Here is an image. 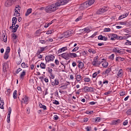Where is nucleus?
Returning a JSON list of instances; mask_svg holds the SVG:
<instances>
[{"label": "nucleus", "mask_w": 131, "mask_h": 131, "mask_svg": "<svg viewBox=\"0 0 131 131\" xmlns=\"http://www.w3.org/2000/svg\"><path fill=\"white\" fill-rule=\"evenodd\" d=\"M69 2V0H59L57 2L46 7L45 8V12L48 14L54 13V12H56V10L59 9L58 8L60 6L66 5V4H68Z\"/></svg>", "instance_id": "1"}, {"label": "nucleus", "mask_w": 131, "mask_h": 131, "mask_svg": "<svg viewBox=\"0 0 131 131\" xmlns=\"http://www.w3.org/2000/svg\"><path fill=\"white\" fill-rule=\"evenodd\" d=\"M99 58V56H96L95 57H94L93 61L92 62V64L93 66H96L98 67L101 64V63H102L103 61H100L98 60V58Z\"/></svg>", "instance_id": "2"}, {"label": "nucleus", "mask_w": 131, "mask_h": 131, "mask_svg": "<svg viewBox=\"0 0 131 131\" xmlns=\"http://www.w3.org/2000/svg\"><path fill=\"white\" fill-rule=\"evenodd\" d=\"M55 60V56L53 55H47L45 57V60L46 63H49V62L53 61Z\"/></svg>", "instance_id": "3"}, {"label": "nucleus", "mask_w": 131, "mask_h": 131, "mask_svg": "<svg viewBox=\"0 0 131 131\" xmlns=\"http://www.w3.org/2000/svg\"><path fill=\"white\" fill-rule=\"evenodd\" d=\"M108 11V8L106 7H103L102 8H100L97 11V15H100L101 14H103L104 12Z\"/></svg>", "instance_id": "4"}, {"label": "nucleus", "mask_w": 131, "mask_h": 131, "mask_svg": "<svg viewBox=\"0 0 131 131\" xmlns=\"http://www.w3.org/2000/svg\"><path fill=\"white\" fill-rule=\"evenodd\" d=\"M95 3V0H89L83 3V6L84 8H88L89 6H92L93 4Z\"/></svg>", "instance_id": "5"}, {"label": "nucleus", "mask_w": 131, "mask_h": 131, "mask_svg": "<svg viewBox=\"0 0 131 131\" xmlns=\"http://www.w3.org/2000/svg\"><path fill=\"white\" fill-rule=\"evenodd\" d=\"M108 36H111V40H115V39H119L120 36L117 34L111 33L108 35Z\"/></svg>", "instance_id": "6"}, {"label": "nucleus", "mask_w": 131, "mask_h": 131, "mask_svg": "<svg viewBox=\"0 0 131 131\" xmlns=\"http://www.w3.org/2000/svg\"><path fill=\"white\" fill-rule=\"evenodd\" d=\"M72 34H73V31L69 30L64 33L63 37H65V38H67L69 37V36H72Z\"/></svg>", "instance_id": "7"}, {"label": "nucleus", "mask_w": 131, "mask_h": 131, "mask_svg": "<svg viewBox=\"0 0 131 131\" xmlns=\"http://www.w3.org/2000/svg\"><path fill=\"white\" fill-rule=\"evenodd\" d=\"M72 34H73V31L69 30L64 33L63 37H65V38H67L69 37V36H72Z\"/></svg>", "instance_id": "8"}, {"label": "nucleus", "mask_w": 131, "mask_h": 131, "mask_svg": "<svg viewBox=\"0 0 131 131\" xmlns=\"http://www.w3.org/2000/svg\"><path fill=\"white\" fill-rule=\"evenodd\" d=\"M11 112H12V108H11V107H9L8 108V114L7 115V122L8 123H10V122L11 121L10 117H11Z\"/></svg>", "instance_id": "9"}, {"label": "nucleus", "mask_w": 131, "mask_h": 131, "mask_svg": "<svg viewBox=\"0 0 131 131\" xmlns=\"http://www.w3.org/2000/svg\"><path fill=\"white\" fill-rule=\"evenodd\" d=\"M28 97L26 95H24L22 98V100L20 101L21 104H28Z\"/></svg>", "instance_id": "10"}, {"label": "nucleus", "mask_w": 131, "mask_h": 131, "mask_svg": "<svg viewBox=\"0 0 131 131\" xmlns=\"http://www.w3.org/2000/svg\"><path fill=\"white\" fill-rule=\"evenodd\" d=\"M61 57L65 60H69L70 59V53H64L61 54Z\"/></svg>", "instance_id": "11"}, {"label": "nucleus", "mask_w": 131, "mask_h": 131, "mask_svg": "<svg viewBox=\"0 0 131 131\" xmlns=\"http://www.w3.org/2000/svg\"><path fill=\"white\" fill-rule=\"evenodd\" d=\"M84 92H94V88L85 86L84 88Z\"/></svg>", "instance_id": "12"}, {"label": "nucleus", "mask_w": 131, "mask_h": 131, "mask_svg": "<svg viewBox=\"0 0 131 131\" xmlns=\"http://www.w3.org/2000/svg\"><path fill=\"white\" fill-rule=\"evenodd\" d=\"M59 80L58 79H55L54 82H51V85L53 86H55V85H59Z\"/></svg>", "instance_id": "13"}, {"label": "nucleus", "mask_w": 131, "mask_h": 131, "mask_svg": "<svg viewBox=\"0 0 131 131\" xmlns=\"http://www.w3.org/2000/svg\"><path fill=\"white\" fill-rule=\"evenodd\" d=\"M32 13V9L29 8L27 10V12L25 13V16L27 17L28 16H29L30 14H31Z\"/></svg>", "instance_id": "14"}, {"label": "nucleus", "mask_w": 131, "mask_h": 131, "mask_svg": "<svg viewBox=\"0 0 131 131\" xmlns=\"http://www.w3.org/2000/svg\"><path fill=\"white\" fill-rule=\"evenodd\" d=\"M122 122L121 120L120 119H117V120H114L113 121V124L115 125L116 124H118L119 123H120Z\"/></svg>", "instance_id": "15"}, {"label": "nucleus", "mask_w": 131, "mask_h": 131, "mask_svg": "<svg viewBox=\"0 0 131 131\" xmlns=\"http://www.w3.org/2000/svg\"><path fill=\"white\" fill-rule=\"evenodd\" d=\"M78 63H79V64H78L79 68H80V69H82V68H83V66H84L83 62L79 60V61H78Z\"/></svg>", "instance_id": "16"}, {"label": "nucleus", "mask_w": 131, "mask_h": 131, "mask_svg": "<svg viewBox=\"0 0 131 131\" xmlns=\"http://www.w3.org/2000/svg\"><path fill=\"white\" fill-rule=\"evenodd\" d=\"M67 50V47H62V48L59 49L58 52L60 54L63 52H65V51H66Z\"/></svg>", "instance_id": "17"}, {"label": "nucleus", "mask_w": 131, "mask_h": 131, "mask_svg": "<svg viewBox=\"0 0 131 131\" xmlns=\"http://www.w3.org/2000/svg\"><path fill=\"white\" fill-rule=\"evenodd\" d=\"M117 75L119 77H121L123 75V71H122V69H120Z\"/></svg>", "instance_id": "18"}, {"label": "nucleus", "mask_w": 131, "mask_h": 131, "mask_svg": "<svg viewBox=\"0 0 131 131\" xmlns=\"http://www.w3.org/2000/svg\"><path fill=\"white\" fill-rule=\"evenodd\" d=\"M85 31V32H86V33H89V32H91V30L90 29V28H85L83 29H81V30H80V31Z\"/></svg>", "instance_id": "19"}, {"label": "nucleus", "mask_w": 131, "mask_h": 131, "mask_svg": "<svg viewBox=\"0 0 131 131\" xmlns=\"http://www.w3.org/2000/svg\"><path fill=\"white\" fill-rule=\"evenodd\" d=\"M93 121H94V122H100V120H101V118L100 117H97L96 118H93L92 119Z\"/></svg>", "instance_id": "20"}, {"label": "nucleus", "mask_w": 131, "mask_h": 131, "mask_svg": "<svg viewBox=\"0 0 131 131\" xmlns=\"http://www.w3.org/2000/svg\"><path fill=\"white\" fill-rule=\"evenodd\" d=\"M17 23V17H14L12 18V24L13 25H16V24Z\"/></svg>", "instance_id": "21"}, {"label": "nucleus", "mask_w": 131, "mask_h": 131, "mask_svg": "<svg viewBox=\"0 0 131 131\" xmlns=\"http://www.w3.org/2000/svg\"><path fill=\"white\" fill-rule=\"evenodd\" d=\"M3 37L4 42H7L8 40V37H7V36H6V34L4 33L3 34Z\"/></svg>", "instance_id": "22"}, {"label": "nucleus", "mask_w": 131, "mask_h": 131, "mask_svg": "<svg viewBox=\"0 0 131 131\" xmlns=\"http://www.w3.org/2000/svg\"><path fill=\"white\" fill-rule=\"evenodd\" d=\"M39 108H42V109H43V110H47V106L45 105H42V104L40 103L39 104Z\"/></svg>", "instance_id": "23"}, {"label": "nucleus", "mask_w": 131, "mask_h": 131, "mask_svg": "<svg viewBox=\"0 0 131 131\" xmlns=\"http://www.w3.org/2000/svg\"><path fill=\"white\" fill-rule=\"evenodd\" d=\"M108 62L104 61L102 63V66L104 68H107V67H108Z\"/></svg>", "instance_id": "24"}, {"label": "nucleus", "mask_w": 131, "mask_h": 131, "mask_svg": "<svg viewBox=\"0 0 131 131\" xmlns=\"http://www.w3.org/2000/svg\"><path fill=\"white\" fill-rule=\"evenodd\" d=\"M21 66L23 68H28V64L27 63H25V62H23L21 64Z\"/></svg>", "instance_id": "25"}, {"label": "nucleus", "mask_w": 131, "mask_h": 131, "mask_svg": "<svg viewBox=\"0 0 131 131\" xmlns=\"http://www.w3.org/2000/svg\"><path fill=\"white\" fill-rule=\"evenodd\" d=\"M76 79L77 81H80V80H81V76H80V75H76Z\"/></svg>", "instance_id": "26"}, {"label": "nucleus", "mask_w": 131, "mask_h": 131, "mask_svg": "<svg viewBox=\"0 0 131 131\" xmlns=\"http://www.w3.org/2000/svg\"><path fill=\"white\" fill-rule=\"evenodd\" d=\"M70 57H71L72 58L77 57L76 53H70Z\"/></svg>", "instance_id": "27"}, {"label": "nucleus", "mask_w": 131, "mask_h": 131, "mask_svg": "<svg viewBox=\"0 0 131 131\" xmlns=\"http://www.w3.org/2000/svg\"><path fill=\"white\" fill-rule=\"evenodd\" d=\"M116 61H118V62H119V61H124V58L120 57H117L116 58Z\"/></svg>", "instance_id": "28"}, {"label": "nucleus", "mask_w": 131, "mask_h": 131, "mask_svg": "<svg viewBox=\"0 0 131 131\" xmlns=\"http://www.w3.org/2000/svg\"><path fill=\"white\" fill-rule=\"evenodd\" d=\"M110 72H111V68H108L103 72V74H108Z\"/></svg>", "instance_id": "29"}, {"label": "nucleus", "mask_w": 131, "mask_h": 131, "mask_svg": "<svg viewBox=\"0 0 131 131\" xmlns=\"http://www.w3.org/2000/svg\"><path fill=\"white\" fill-rule=\"evenodd\" d=\"M40 67L41 69H46V65L45 64V63L41 62L40 64Z\"/></svg>", "instance_id": "30"}, {"label": "nucleus", "mask_w": 131, "mask_h": 131, "mask_svg": "<svg viewBox=\"0 0 131 131\" xmlns=\"http://www.w3.org/2000/svg\"><path fill=\"white\" fill-rule=\"evenodd\" d=\"M13 99H16L17 98V90H15L13 94Z\"/></svg>", "instance_id": "31"}, {"label": "nucleus", "mask_w": 131, "mask_h": 131, "mask_svg": "<svg viewBox=\"0 0 131 131\" xmlns=\"http://www.w3.org/2000/svg\"><path fill=\"white\" fill-rule=\"evenodd\" d=\"M10 52H11V48H10V47H7L6 49L5 53L9 54V53H10Z\"/></svg>", "instance_id": "32"}, {"label": "nucleus", "mask_w": 131, "mask_h": 131, "mask_svg": "<svg viewBox=\"0 0 131 131\" xmlns=\"http://www.w3.org/2000/svg\"><path fill=\"white\" fill-rule=\"evenodd\" d=\"M26 73L24 71L20 75L19 77L20 78H24V76L26 75Z\"/></svg>", "instance_id": "33"}, {"label": "nucleus", "mask_w": 131, "mask_h": 131, "mask_svg": "<svg viewBox=\"0 0 131 131\" xmlns=\"http://www.w3.org/2000/svg\"><path fill=\"white\" fill-rule=\"evenodd\" d=\"M4 58L5 60H8V59H9V53H5L4 55Z\"/></svg>", "instance_id": "34"}, {"label": "nucleus", "mask_w": 131, "mask_h": 131, "mask_svg": "<svg viewBox=\"0 0 131 131\" xmlns=\"http://www.w3.org/2000/svg\"><path fill=\"white\" fill-rule=\"evenodd\" d=\"M3 71L5 72V71H7V64L6 63H3Z\"/></svg>", "instance_id": "35"}, {"label": "nucleus", "mask_w": 131, "mask_h": 131, "mask_svg": "<svg viewBox=\"0 0 131 131\" xmlns=\"http://www.w3.org/2000/svg\"><path fill=\"white\" fill-rule=\"evenodd\" d=\"M113 90V89H110L109 91L104 93V95H110V94H111L112 93Z\"/></svg>", "instance_id": "36"}, {"label": "nucleus", "mask_w": 131, "mask_h": 131, "mask_svg": "<svg viewBox=\"0 0 131 131\" xmlns=\"http://www.w3.org/2000/svg\"><path fill=\"white\" fill-rule=\"evenodd\" d=\"M127 38H128V36H120L119 37V39L120 40H122V39H127Z\"/></svg>", "instance_id": "37"}, {"label": "nucleus", "mask_w": 131, "mask_h": 131, "mask_svg": "<svg viewBox=\"0 0 131 131\" xmlns=\"http://www.w3.org/2000/svg\"><path fill=\"white\" fill-rule=\"evenodd\" d=\"M89 53H93V54H96V51L93 49H89L88 50Z\"/></svg>", "instance_id": "38"}, {"label": "nucleus", "mask_w": 131, "mask_h": 131, "mask_svg": "<svg viewBox=\"0 0 131 131\" xmlns=\"http://www.w3.org/2000/svg\"><path fill=\"white\" fill-rule=\"evenodd\" d=\"M103 31L104 32H110V31H111V29L105 28L104 29Z\"/></svg>", "instance_id": "39"}, {"label": "nucleus", "mask_w": 131, "mask_h": 131, "mask_svg": "<svg viewBox=\"0 0 131 131\" xmlns=\"http://www.w3.org/2000/svg\"><path fill=\"white\" fill-rule=\"evenodd\" d=\"M83 80H84V81H85V82H90V81H91V78H84Z\"/></svg>", "instance_id": "40"}, {"label": "nucleus", "mask_w": 131, "mask_h": 131, "mask_svg": "<svg viewBox=\"0 0 131 131\" xmlns=\"http://www.w3.org/2000/svg\"><path fill=\"white\" fill-rule=\"evenodd\" d=\"M5 94L8 96H10V94H11V89H8L7 91H5Z\"/></svg>", "instance_id": "41"}, {"label": "nucleus", "mask_w": 131, "mask_h": 131, "mask_svg": "<svg viewBox=\"0 0 131 131\" xmlns=\"http://www.w3.org/2000/svg\"><path fill=\"white\" fill-rule=\"evenodd\" d=\"M77 57H81V51H78L76 53Z\"/></svg>", "instance_id": "42"}, {"label": "nucleus", "mask_w": 131, "mask_h": 131, "mask_svg": "<svg viewBox=\"0 0 131 131\" xmlns=\"http://www.w3.org/2000/svg\"><path fill=\"white\" fill-rule=\"evenodd\" d=\"M12 36L13 39H17V38H18V36H17L16 34L15 33L12 34Z\"/></svg>", "instance_id": "43"}, {"label": "nucleus", "mask_w": 131, "mask_h": 131, "mask_svg": "<svg viewBox=\"0 0 131 131\" xmlns=\"http://www.w3.org/2000/svg\"><path fill=\"white\" fill-rule=\"evenodd\" d=\"M86 114H89V115H91V114H93V113H94V111H87L85 112Z\"/></svg>", "instance_id": "44"}, {"label": "nucleus", "mask_w": 131, "mask_h": 131, "mask_svg": "<svg viewBox=\"0 0 131 131\" xmlns=\"http://www.w3.org/2000/svg\"><path fill=\"white\" fill-rule=\"evenodd\" d=\"M16 0H8L7 1L8 5H10V4H12V3H14V2H16Z\"/></svg>", "instance_id": "45"}, {"label": "nucleus", "mask_w": 131, "mask_h": 131, "mask_svg": "<svg viewBox=\"0 0 131 131\" xmlns=\"http://www.w3.org/2000/svg\"><path fill=\"white\" fill-rule=\"evenodd\" d=\"M15 10H17V11H20L21 10V7L19 5L15 6Z\"/></svg>", "instance_id": "46"}, {"label": "nucleus", "mask_w": 131, "mask_h": 131, "mask_svg": "<svg viewBox=\"0 0 131 131\" xmlns=\"http://www.w3.org/2000/svg\"><path fill=\"white\" fill-rule=\"evenodd\" d=\"M53 119L54 120H58V119H59V116H58V115H55L53 116Z\"/></svg>", "instance_id": "47"}, {"label": "nucleus", "mask_w": 131, "mask_h": 131, "mask_svg": "<svg viewBox=\"0 0 131 131\" xmlns=\"http://www.w3.org/2000/svg\"><path fill=\"white\" fill-rule=\"evenodd\" d=\"M126 46H131V41L128 40H127V42L125 43Z\"/></svg>", "instance_id": "48"}, {"label": "nucleus", "mask_w": 131, "mask_h": 131, "mask_svg": "<svg viewBox=\"0 0 131 131\" xmlns=\"http://www.w3.org/2000/svg\"><path fill=\"white\" fill-rule=\"evenodd\" d=\"M48 72L50 74L51 73H53V70L50 68V67H48Z\"/></svg>", "instance_id": "49"}, {"label": "nucleus", "mask_w": 131, "mask_h": 131, "mask_svg": "<svg viewBox=\"0 0 131 131\" xmlns=\"http://www.w3.org/2000/svg\"><path fill=\"white\" fill-rule=\"evenodd\" d=\"M4 105H5V102H3V103H0L1 109H5V107H4Z\"/></svg>", "instance_id": "50"}, {"label": "nucleus", "mask_w": 131, "mask_h": 131, "mask_svg": "<svg viewBox=\"0 0 131 131\" xmlns=\"http://www.w3.org/2000/svg\"><path fill=\"white\" fill-rule=\"evenodd\" d=\"M79 49V47H76L72 50V52H76V51H78Z\"/></svg>", "instance_id": "51"}, {"label": "nucleus", "mask_w": 131, "mask_h": 131, "mask_svg": "<svg viewBox=\"0 0 131 131\" xmlns=\"http://www.w3.org/2000/svg\"><path fill=\"white\" fill-rule=\"evenodd\" d=\"M36 56L38 58V59H41L42 58V55H40V54H36Z\"/></svg>", "instance_id": "52"}, {"label": "nucleus", "mask_w": 131, "mask_h": 131, "mask_svg": "<svg viewBox=\"0 0 131 131\" xmlns=\"http://www.w3.org/2000/svg\"><path fill=\"white\" fill-rule=\"evenodd\" d=\"M104 37V36H103V35H100L98 37V39L99 40H103V38Z\"/></svg>", "instance_id": "53"}, {"label": "nucleus", "mask_w": 131, "mask_h": 131, "mask_svg": "<svg viewBox=\"0 0 131 131\" xmlns=\"http://www.w3.org/2000/svg\"><path fill=\"white\" fill-rule=\"evenodd\" d=\"M119 23L120 25H126V21H121Z\"/></svg>", "instance_id": "54"}, {"label": "nucleus", "mask_w": 131, "mask_h": 131, "mask_svg": "<svg viewBox=\"0 0 131 131\" xmlns=\"http://www.w3.org/2000/svg\"><path fill=\"white\" fill-rule=\"evenodd\" d=\"M126 114H127V115H130L131 114V108L128 110L126 112Z\"/></svg>", "instance_id": "55"}, {"label": "nucleus", "mask_w": 131, "mask_h": 131, "mask_svg": "<svg viewBox=\"0 0 131 131\" xmlns=\"http://www.w3.org/2000/svg\"><path fill=\"white\" fill-rule=\"evenodd\" d=\"M115 56V55L114 54H113L110 56V59H111V60H114Z\"/></svg>", "instance_id": "56"}, {"label": "nucleus", "mask_w": 131, "mask_h": 131, "mask_svg": "<svg viewBox=\"0 0 131 131\" xmlns=\"http://www.w3.org/2000/svg\"><path fill=\"white\" fill-rule=\"evenodd\" d=\"M39 42L42 43V45H44V43H46L47 42L46 40H40Z\"/></svg>", "instance_id": "57"}, {"label": "nucleus", "mask_w": 131, "mask_h": 131, "mask_svg": "<svg viewBox=\"0 0 131 131\" xmlns=\"http://www.w3.org/2000/svg\"><path fill=\"white\" fill-rule=\"evenodd\" d=\"M97 75H98V74H97V73L95 72L94 73H93L92 75L93 78H96V77H97Z\"/></svg>", "instance_id": "58"}, {"label": "nucleus", "mask_w": 131, "mask_h": 131, "mask_svg": "<svg viewBox=\"0 0 131 131\" xmlns=\"http://www.w3.org/2000/svg\"><path fill=\"white\" fill-rule=\"evenodd\" d=\"M20 71H22V69L21 68H18L17 71L15 72L16 74H18L20 72Z\"/></svg>", "instance_id": "59"}, {"label": "nucleus", "mask_w": 131, "mask_h": 131, "mask_svg": "<svg viewBox=\"0 0 131 131\" xmlns=\"http://www.w3.org/2000/svg\"><path fill=\"white\" fill-rule=\"evenodd\" d=\"M50 75L51 76L50 78H52V79H54V78H55V75L53 74V73L50 74Z\"/></svg>", "instance_id": "60"}, {"label": "nucleus", "mask_w": 131, "mask_h": 131, "mask_svg": "<svg viewBox=\"0 0 131 131\" xmlns=\"http://www.w3.org/2000/svg\"><path fill=\"white\" fill-rule=\"evenodd\" d=\"M81 19V16H79L77 19H76V22H78V21H80Z\"/></svg>", "instance_id": "61"}, {"label": "nucleus", "mask_w": 131, "mask_h": 131, "mask_svg": "<svg viewBox=\"0 0 131 131\" xmlns=\"http://www.w3.org/2000/svg\"><path fill=\"white\" fill-rule=\"evenodd\" d=\"M21 59H19L17 60V62H16V64L17 65H20V64H21Z\"/></svg>", "instance_id": "62"}, {"label": "nucleus", "mask_w": 131, "mask_h": 131, "mask_svg": "<svg viewBox=\"0 0 131 131\" xmlns=\"http://www.w3.org/2000/svg\"><path fill=\"white\" fill-rule=\"evenodd\" d=\"M53 104H55V105H59L60 103L57 100H55L53 102Z\"/></svg>", "instance_id": "63"}, {"label": "nucleus", "mask_w": 131, "mask_h": 131, "mask_svg": "<svg viewBox=\"0 0 131 131\" xmlns=\"http://www.w3.org/2000/svg\"><path fill=\"white\" fill-rule=\"evenodd\" d=\"M127 123H128L127 120H125V121L123 122V125H127Z\"/></svg>", "instance_id": "64"}]
</instances>
